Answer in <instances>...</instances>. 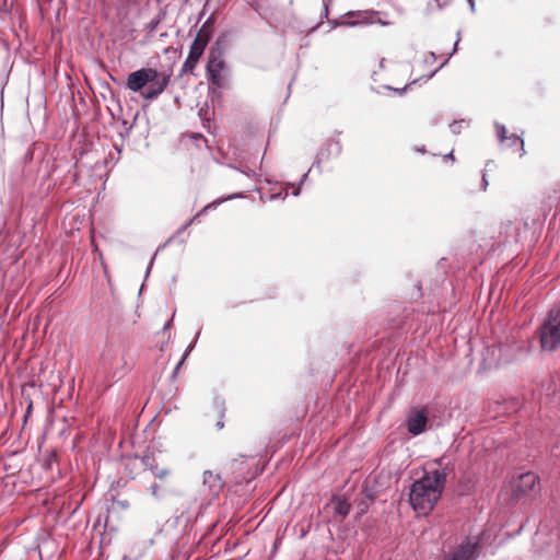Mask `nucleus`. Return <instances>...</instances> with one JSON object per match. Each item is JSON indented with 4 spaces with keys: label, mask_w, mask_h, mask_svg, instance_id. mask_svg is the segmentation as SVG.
Masks as SVG:
<instances>
[{
    "label": "nucleus",
    "mask_w": 560,
    "mask_h": 560,
    "mask_svg": "<svg viewBox=\"0 0 560 560\" xmlns=\"http://www.w3.org/2000/svg\"><path fill=\"white\" fill-rule=\"evenodd\" d=\"M451 470H453V467L450 465H445L443 468L424 470L423 475L412 482L409 503L415 511L427 514L434 509L442 497Z\"/></svg>",
    "instance_id": "f257e3e1"
},
{
    "label": "nucleus",
    "mask_w": 560,
    "mask_h": 560,
    "mask_svg": "<svg viewBox=\"0 0 560 560\" xmlns=\"http://www.w3.org/2000/svg\"><path fill=\"white\" fill-rule=\"evenodd\" d=\"M170 81V73L143 67L127 75L125 86L131 92L139 93L143 100L153 102L165 91Z\"/></svg>",
    "instance_id": "f03ea898"
},
{
    "label": "nucleus",
    "mask_w": 560,
    "mask_h": 560,
    "mask_svg": "<svg viewBox=\"0 0 560 560\" xmlns=\"http://www.w3.org/2000/svg\"><path fill=\"white\" fill-rule=\"evenodd\" d=\"M537 336L542 352L553 353L560 349V303L547 312Z\"/></svg>",
    "instance_id": "7ed1b4c3"
},
{
    "label": "nucleus",
    "mask_w": 560,
    "mask_h": 560,
    "mask_svg": "<svg viewBox=\"0 0 560 560\" xmlns=\"http://www.w3.org/2000/svg\"><path fill=\"white\" fill-rule=\"evenodd\" d=\"M222 36H219L215 44L211 47L206 65V75L210 84L218 89H224L228 85L225 75L226 63L222 57L221 49L218 47L221 43Z\"/></svg>",
    "instance_id": "20e7f679"
},
{
    "label": "nucleus",
    "mask_w": 560,
    "mask_h": 560,
    "mask_svg": "<svg viewBox=\"0 0 560 560\" xmlns=\"http://www.w3.org/2000/svg\"><path fill=\"white\" fill-rule=\"evenodd\" d=\"M405 425L411 436H418L432 428V417L425 405L411 406L407 413Z\"/></svg>",
    "instance_id": "39448f33"
},
{
    "label": "nucleus",
    "mask_w": 560,
    "mask_h": 560,
    "mask_svg": "<svg viewBox=\"0 0 560 560\" xmlns=\"http://www.w3.org/2000/svg\"><path fill=\"white\" fill-rule=\"evenodd\" d=\"M207 23L208 22H206L201 26L197 36L195 37V39L192 40V43L190 45L188 56H187L186 60L184 61V65L182 68L183 73H192L199 59L203 55V51H205V49L211 38V34H212L211 30L207 27Z\"/></svg>",
    "instance_id": "423d86ee"
},
{
    "label": "nucleus",
    "mask_w": 560,
    "mask_h": 560,
    "mask_svg": "<svg viewBox=\"0 0 560 560\" xmlns=\"http://www.w3.org/2000/svg\"><path fill=\"white\" fill-rule=\"evenodd\" d=\"M172 470L168 467H162L153 475L154 481L148 488L149 493L156 501H163L170 497L177 495L178 491L171 481Z\"/></svg>",
    "instance_id": "0eeeda50"
},
{
    "label": "nucleus",
    "mask_w": 560,
    "mask_h": 560,
    "mask_svg": "<svg viewBox=\"0 0 560 560\" xmlns=\"http://www.w3.org/2000/svg\"><path fill=\"white\" fill-rule=\"evenodd\" d=\"M485 533L475 537H466L456 549L444 556L443 560H477L483 542Z\"/></svg>",
    "instance_id": "6e6552de"
},
{
    "label": "nucleus",
    "mask_w": 560,
    "mask_h": 560,
    "mask_svg": "<svg viewBox=\"0 0 560 560\" xmlns=\"http://www.w3.org/2000/svg\"><path fill=\"white\" fill-rule=\"evenodd\" d=\"M342 152V145L339 139H328L319 148L313 163V167L319 172L320 165L328 162L330 159L338 158Z\"/></svg>",
    "instance_id": "1a4fd4ad"
},
{
    "label": "nucleus",
    "mask_w": 560,
    "mask_h": 560,
    "mask_svg": "<svg viewBox=\"0 0 560 560\" xmlns=\"http://www.w3.org/2000/svg\"><path fill=\"white\" fill-rule=\"evenodd\" d=\"M537 485H539V477L536 474L532 471L522 474L513 483L512 495L514 499H521L530 491H534Z\"/></svg>",
    "instance_id": "9d476101"
},
{
    "label": "nucleus",
    "mask_w": 560,
    "mask_h": 560,
    "mask_svg": "<svg viewBox=\"0 0 560 560\" xmlns=\"http://www.w3.org/2000/svg\"><path fill=\"white\" fill-rule=\"evenodd\" d=\"M202 485L205 488H208L210 495L218 497L223 489L224 481L220 474H214L211 470H205Z\"/></svg>",
    "instance_id": "9b49d317"
},
{
    "label": "nucleus",
    "mask_w": 560,
    "mask_h": 560,
    "mask_svg": "<svg viewBox=\"0 0 560 560\" xmlns=\"http://www.w3.org/2000/svg\"><path fill=\"white\" fill-rule=\"evenodd\" d=\"M138 462L148 470L151 471L152 476L155 474L156 470H160L162 467H160L155 458L152 454H144L141 457L136 456L133 459H130L128 463H126V467L128 468L130 464L137 465Z\"/></svg>",
    "instance_id": "f8f14e48"
},
{
    "label": "nucleus",
    "mask_w": 560,
    "mask_h": 560,
    "mask_svg": "<svg viewBox=\"0 0 560 560\" xmlns=\"http://www.w3.org/2000/svg\"><path fill=\"white\" fill-rule=\"evenodd\" d=\"M245 197V194L244 192H236V194H232V195H229L224 198H219L217 200H213L212 202L208 203L207 206H205L200 211H198L194 217H192V220H198L200 217L205 215L209 210L211 209H215L219 205L228 201V200H232V199H235V198H244Z\"/></svg>",
    "instance_id": "ddd939ff"
},
{
    "label": "nucleus",
    "mask_w": 560,
    "mask_h": 560,
    "mask_svg": "<svg viewBox=\"0 0 560 560\" xmlns=\"http://www.w3.org/2000/svg\"><path fill=\"white\" fill-rule=\"evenodd\" d=\"M358 15H364V20L363 21H350V20H347L345 22H342L343 25H349V26H355L360 23H368V24H374V23H381L382 25H388L387 22H383L380 18H377V12H359Z\"/></svg>",
    "instance_id": "4468645a"
},
{
    "label": "nucleus",
    "mask_w": 560,
    "mask_h": 560,
    "mask_svg": "<svg viewBox=\"0 0 560 560\" xmlns=\"http://www.w3.org/2000/svg\"><path fill=\"white\" fill-rule=\"evenodd\" d=\"M351 511L350 503L345 498H337L334 500V512L345 520Z\"/></svg>",
    "instance_id": "2eb2a0df"
},
{
    "label": "nucleus",
    "mask_w": 560,
    "mask_h": 560,
    "mask_svg": "<svg viewBox=\"0 0 560 560\" xmlns=\"http://www.w3.org/2000/svg\"><path fill=\"white\" fill-rule=\"evenodd\" d=\"M504 143H506V147H509V148H513V147L517 145L520 155L523 156L525 154L524 140L521 137H518L517 135L511 133Z\"/></svg>",
    "instance_id": "dca6fc26"
},
{
    "label": "nucleus",
    "mask_w": 560,
    "mask_h": 560,
    "mask_svg": "<svg viewBox=\"0 0 560 560\" xmlns=\"http://www.w3.org/2000/svg\"><path fill=\"white\" fill-rule=\"evenodd\" d=\"M199 334H200V332L198 331V332H197L196 338L194 339V341H192L190 345H188V347L186 348V350H185V352L183 353V355H182V358H180L179 362L176 364V366H175V369H174V371H173V373H172V377H175V376H176V374H177L178 370L182 368V365L184 364V362H185V361H186V359L188 358L189 353H190V352L192 351V349L195 348L196 342H197V339H198V337H199Z\"/></svg>",
    "instance_id": "f3484780"
},
{
    "label": "nucleus",
    "mask_w": 560,
    "mask_h": 560,
    "mask_svg": "<svg viewBox=\"0 0 560 560\" xmlns=\"http://www.w3.org/2000/svg\"><path fill=\"white\" fill-rule=\"evenodd\" d=\"M459 35H460V33L458 32V33H457V39H456L455 44L453 45V50L451 51V54L448 55V57L444 60V62H442V63H441V66H440L439 68H436V69H435L434 71H432L431 73L427 74L425 80H430V79H432V78L436 74V72H438L440 69H442V68H443V67L448 62L450 58H451V57H452V56L457 51L458 43H459V39H460V38H459Z\"/></svg>",
    "instance_id": "a211bd4d"
},
{
    "label": "nucleus",
    "mask_w": 560,
    "mask_h": 560,
    "mask_svg": "<svg viewBox=\"0 0 560 560\" xmlns=\"http://www.w3.org/2000/svg\"><path fill=\"white\" fill-rule=\"evenodd\" d=\"M468 126L469 121L465 119L454 120L452 124H450V130L453 135H459L463 128H466Z\"/></svg>",
    "instance_id": "6ab92c4d"
},
{
    "label": "nucleus",
    "mask_w": 560,
    "mask_h": 560,
    "mask_svg": "<svg viewBox=\"0 0 560 560\" xmlns=\"http://www.w3.org/2000/svg\"><path fill=\"white\" fill-rule=\"evenodd\" d=\"M494 128H495L497 137H498L499 141H500L501 143H504V142H505V140L508 139V137H509V136L506 135V133H508V129H506V127H505L504 125H502V124H500V122L495 121V122H494Z\"/></svg>",
    "instance_id": "aec40b11"
},
{
    "label": "nucleus",
    "mask_w": 560,
    "mask_h": 560,
    "mask_svg": "<svg viewBox=\"0 0 560 560\" xmlns=\"http://www.w3.org/2000/svg\"><path fill=\"white\" fill-rule=\"evenodd\" d=\"M451 0H429L427 4V11L430 13L433 10V4L438 10L444 9Z\"/></svg>",
    "instance_id": "412c9836"
},
{
    "label": "nucleus",
    "mask_w": 560,
    "mask_h": 560,
    "mask_svg": "<svg viewBox=\"0 0 560 560\" xmlns=\"http://www.w3.org/2000/svg\"><path fill=\"white\" fill-rule=\"evenodd\" d=\"M171 241H172V237H170V238H168L164 244H162V245H160V246L158 247V249H156L155 254L151 257L150 262H149V265H148V268H147V270H145V278H147V277L149 276V273H150V270H151V268H152V266H153V264H154V260H155V256H156V254H158L161 249H163L165 246H167V245L171 243Z\"/></svg>",
    "instance_id": "4be33fe9"
},
{
    "label": "nucleus",
    "mask_w": 560,
    "mask_h": 560,
    "mask_svg": "<svg viewBox=\"0 0 560 560\" xmlns=\"http://www.w3.org/2000/svg\"><path fill=\"white\" fill-rule=\"evenodd\" d=\"M425 77H427V75H422V77H420L419 79L413 80V81H412V82H410L409 84L405 85L402 89H394V88H392V86H387V89L393 90V91H395V92H397V93H399V94H404V93L407 91V89H408L411 84H416V83H417L418 81H420V80H423L424 82H427L428 80H425Z\"/></svg>",
    "instance_id": "5701e85b"
},
{
    "label": "nucleus",
    "mask_w": 560,
    "mask_h": 560,
    "mask_svg": "<svg viewBox=\"0 0 560 560\" xmlns=\"http://www.w3.org/2000/svg\"><path fill=\"white\" fill-rule=\"evenodd\" d=\"M292 188H293V191H292V195L294 197H298L300 194H301V186H299L298 184H289Z\"/></svg>",
    "instance_id": "b1692460"
},
{
    "label": "nucleus",
    "mask_w": 560,
    "mask_h": 560,
    "mask_svg": "<svg viewBox=\"0 0 560 560\" xmlns=\"http://www.w3.org/2000/svg\"><path fill=\"white\" fill-rule=\"evenodd\" d=\"M287 197H288V190L285 189L283 192L271 195L270 199H277V198L285 199Z\"/></svg>",
    "instance_id": "393cba45"
},
{
    "label": "nucleus",
    "mask_w": 560,
    "mask_h": 560,
    "mask_svg": "<svg viewBox=\"0 0 560 560\" xmlns=\"http://www.w3.org/2000/svg\"><path fill=\"white\" fill-rule=\"evenodd\" d=\"M489 185V182L487 179L486 173H482V179H481V189L486 190Z\"/></svg>",
    "instance_id": "a878e982"
},
{
    "label": "nucleus",
    "mask_w": 560,
    "mask_h": 560,
    "mask_svg": "<svg viewBox=\"0 0 560 560\" xmlns=\"http://www.w3.org/2000/svg\"><path fill=\"white\" fill-rule=\"evenodd\" d=\"M32 410H33V401L30 400L27 404L26 410H25V415H24L25 419L31 415Z\"/></svg>",
    "instance_id": "bb28decb"
},
{
    "label": "nucleus",
    "mask_w": 560,
    "mask_h": 560,
    "mask_svg": "<svg viewBox=\"0 0 560 560\" xmlns=\"http://www.w3.org/2000/svg\"><path fill=\"white\" fill-rule=\"evenodd\" d=\"M436 59V55L434 52H430V55L425 58L427 63H433Z\"/></svg>",
    "instance_id": "cd10ccee"
},
{
    "label": "nucleus",
    "mask_w": 560,
    "mask_h": 560,
    "mask_svg": "<svg viewBox=\"0 0 560 560\" xmlns=\"http://www.w3.org/2000/svg\"><path fill=\"white\" fill-rule=\"evenodd\" d=\"M196 220H192V218L187 221L179 230L177 233H182L183 231H185L190 224H192Z\"/></svg>",
    "instance_id": "c85d7f7f"
},
{
    "label": "nucleus",
    "mask_w": 560,
    "mask_h": 560,
    "mask_svg": "<svg viewBox=\"0 0 560 560\" xmlns=\"http://www.w3.org/2000/svg\"><path fill=\"white\" fill-rule=\"evenodd\" d=\"M196 220H192V218L187 221L179 230L177 233H182L183 231H185L190 224H192Z\"/></svg>",
    "instance_id": "c756f323"
},
{
    "label": "nucleus",
    "mask_w": 560,
    "mask_h": 560,
    "mask_svg": "<svg viewBox=\"0 0 560 560\" xmlns=\"http://www.w3.org/2000/svg\"><path fill=\"white\" fill-rule=\"evenodd\" d=\"M310 171H311V170H308L307 172H305V173L302 175L301 179H300V180H299V183H298V185H299V186H302V185L304 184V182L307 179L308 174H310Z\"/></svg>",
    "instance_id": "7c9ffc66"
},
{
    "label": "nucleus",
    "mask_w": 560,
    "mask_h": 560,
    "mask_svg": "<svg viewBox=\"0 0 560 560\" xmlns=\"http://www.w3.org/2000/svg\"><path fill=\"white\" fill-rule=\"evenodd\" d=\"M173 318H174V315L172 316V318H171V319H168V320L164 324V326H163V330H164V331H165V330H167V329H170V328L172 327Z\"/></svg>",
    "instance_id": "2f4dec72"
},
{
    "label": "nucleus",
    "mask_w": 560,
    "mask_h": 560,
    "mask_svg": "<svg viewBox=\"0 0 560 560\" xmlns=\"http://www.w3.org/2000/svg\"><path fill=\"white\" fill-rule=\"evenodd\" d=\"M444 458H445L444 456H441V457H439V458H435V459L433 460V463H434V464H436V465H439V466H442V465H443V462H444Z\"/></svg>",
    "instance_id": "473e14b6"
},
{
    "label": "nucleus",
    "mask_w": 560,
    "mask_h": 560,
    "mask_svg": "<svg viewBox=\"0 0 560 560\" xmlns=\"http://www.w3.org/2000/svg\"><path fill=\"white\" fill-rule=\"evenodd\" d=\"M471 12H475V0H467Z\"/></svg>",
    "instance_id": "72a5a7b5"
},
{
    "label": "nucleus",
    "mask_w": 560,
    "mask_h": 560,
    "mask_svg": "<svg viewBox=\"0 0 560 560\" xmlns=\"http://www.w3.org/2000/svg\"><path fill=\"white\" fill-rule=\"evenodd\" d=\"M131 128H132V126H129V127L126 129V133H125V135H124V133H120V135H121V137H128V136H129V132H130V130H131Z\"/></svg>",
    "instance_id": "f704fd0d"
},
{
    "label": "nucleus",
    "mask_w": 560,
    "mask_h": 560,
    "mask_svg": "<svg viewBox=\"0 0 560 560\" xmlns=\"http://www.w3.org/2000/svg\"><path fill=\"white\" fill-rule=\"evenodd\" d=\"M215 427H217L218 429H222V428L224 427L223 421H218V422H217V424H215Z\"/></svg>",
    "instance_id": "c9c22d12"
},
{
    "label": "nucleus",
    "mask_w": 560,
    "mask_h": 560,
    "mask_svg": "<svg viewBox=\"0 0 560 560\" xmlns=\"http://www.w3.org/2000/svg\"><path fill=\"white\" fill-rule=\"evenodd\" d=\"M446 159L454 160L453 151H451L448 154L445 155Z\"/></svg>",
    "instance_id": "e433bc0d"
},
{
    "label": "nucleus",
    "mask_w": 560,
    "mask_h": 560,
    "mask_svg": "<svg viewBox=\"0 0 560 560\" xmlns=\"http://www.w3.org/2000/svg\"><path fill=\"white\" fill-rule=\"evenodd\" d=\"M137 465H133V464H130L128 468H126V470H129L130 472L132 471V469L136 468Z\"/></svg>",
    "instance_id": "4c0bfd02"
},
{
    "label": "nucleus",
    "mask_w": 560,
    "mask_h": 560,
    "mask_svg": "<svg viewBox=\"0 0 560 560\" xmlns=\"http://www.w3.org/2000/svg\"><path fill=\"white\" fill-rule=\"evenodd\" d=\"M243 174L249 176V173L252 172L249 168L247 171L245 170H240Z\"/></svg>",
    "instance_id": "58836bf2"
},
{
    "label": "nucleus",
    "mask_w": 560,
    "mask_h": 560,
    "mask_svg": "<svg viewBox=\"0 0 560 560\" xmlns=\"http://www.w3.org/2000/svg\"><path fill=\"white\" fill-rule=\"evenodd\" d=\"M155 24L153 21L150 23L151 27L155 26Z\"/></svg>",
    "instance_id": "ea45409f"
},
{
    "label": "nucleus",
    "mask_w": 560,
    "mask_h": 560,
    "mask_svg": "<svg viewBox=\"0 0 560 560\" xmlns=\"http://www.w3.org/2000/svg\"><path fill=\"white\" fill-rule=\"evenodd\" d=\"M122 560H128V557H127V556H125Z\"/></svg>",
    "instance_id": "a19ab883"
}]
</instances>
